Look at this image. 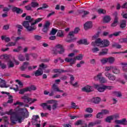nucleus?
I'll list each match as a JSON object with an SVG mask.
<instances>
[{
    "mask_svg": "<svg viewBox=\"0 0 127 127\" xmlns=\"http://www.w3.org/2000/svg\"><path fill=\"white\" fill-rule=\"evenodd\" d=\"M63 70L60 69H54L53 70V73H63Z\"/></svg>",
    "mask_w": 127,
    "mask_h": 127,
    "instance_id": "a18cd8bd",
    "label": "nucleus"
},
{
    "mask_svg": "<svg viewBox=\"0 0 127 127\" xmlns=\"http://www.w3.org/2000/svg\"><path fill=\"white\" fill-rule=\"evenodd\" d=\"M113 47H116V48H118V49H120V48H122V46L121 45L118 44L117 43H114L112 44Z\"/></svg>",
    "mask_w": 127,
    "mask_h": 127,
    "instance_id": "37998d69",
    "label": "nucleus"
},
{
    "mask_svg": "<svg viewBox=\"0 0 127 127\" xmlns=\"http://www.w3.org/2000/svg\"><path fill=\"white\" fill-rule=\"evenodd\" d=\"M61 82L60 79H56L55 80V83L52 86V89L53 90L54 92H58L59 93H64V91L62 90H61L60 88L58 87L59 83Z\"/></svg>",
    "mask_w": 127,
    "mask_h": 127,
    "instance_id": "6e6552de",
    "label": "nucleus"
},
{
    "mask_svg": "<svg viewBox=\"0 0 127 127\" xmlns=\"http://www.w3.org/2000/svg\"><path fill=\"white\" fill-rule=\"evenodd\" d=\"M96 11H97L99 14L103 13V14L107 12V11H106V10L103 9H99L98 10H96Z\"/></svg>",
    "mask_w": 127,
    "mask_h": 127,
    "instance_id": "ea45409f",
    "label": "nucleus"
},
{
    "mask_svg": "<svg viewBox=\"0 0 127 127\" xmlns=\"http://www.w3.org/2000/svg\"><path fill=\"white\" fill-rule=\"evenodd\" d=\"M104 75L106 76V77L108 78L109 80L110 81H115V80H116V76L111 74L108 71L105 72Z\"/></svg>",
    "mask_w": 127,
    "mask_h": 127,
    "instance_id": "4468645a",
    "label": "nucleus"
},
{
    "mask_svg": "<svg viewBox=\"0 0 127 127\" xmlns=\"http://www.w3.org/2000/svg\"><path fill=\"white\" fill-rule=\"evenodd\" d=\"M80 31V29L79 28H76L74 31L70 32L68 34V37L70 38V40L69 41H75L76 40V38L74 37V34H76V33H78L79 31Z\"/></svg>",
    "mask_w": 127,
    "mask_h": 127,
    "instance_id": "9b49d317",
    "label": "nucleus"
},
{
    "mask_svg": "<svg viewBox=\"0 0 127 127\" xmlns=\"http://www.w3.org/2000/svg\"><path fill=\"white\" fill-rule=\"evenodd\" d=\"M99 81L102 83V84H104L105 83H107L108 82V80H107L105 77H101L100 79L99 80Z\"/></svg>",
    "mask_w": 127,
    "mask_h": 127,
    "instance_id": "79ce46f5",
    "label": "nucleus"
},
{
    "mask_svg": "<svg viewBox=\"0 0 127 127\" xmlns=\"http://www.w3.org/2000/svg\"><path fill=\"white\" fill-rule=\"evenodd\" d=\"M104 115L102 112L98 113L96 115L97 119H103Z\"/></svg>",
    "mask_w": 127,
    "mask_h": 127,
    "instance_id": "8fccbe9b",
    "label": "nucleus"
},
{
    "mask_svg": "<svg viewBox=\"0 0 127 127\" xmlns=\"http://www.w3.org/2000/svg\"><path fill=\"white\" fill-rule=\"evenodd\" d=\"M103 21L105 23H108L109 21H111V17L110 16H105L103 18Z\"/></svg>",
    "mask_w": 127,
    "mask_h": 127,
    "instance_id": "2f4dec72",
    "label": "nucleus"
},
{
    "mask_svg": "<svg viewBox=\"0 0 127 127\" xmlns=\"http://www.w3.org/2000/svg\"><path fill=\"white\" fill-rule=\"evenodd\" d=\"M112 72L114 74H120L121 71L118 67L113 66L112 67Z\"/></svg>",
    "mask_w": 127,
    "mask_h": 127,
    "instance_id": "aec40b11",
    "label": "nucleus"
},
{
    "mask_svg": "<svg viewBox=\"0 0 127 127\" xmlns=\"http://www.w3.org/2000/svg\"><path fill=\"white\" fill-rule=\"evenodd\" d=\"M25 19L27 21H23L22 25L28 31H33V30H35L37 28L35 24L39 23L40 21H42L43 18H38L34 20V19L32 18L31 16H27Z\"/></svg>",
    "mask_w": 127,
    "mask_h": 127,
    "instance_id": "f03ea898",
    "label": "nucleus"
},
{
    "mask_svg": "<svg viewBox=\"0 0 127 127\" xmlns=\"http://www.w3.org/2000/svg\"><path fill=\"white\" fill-rule=\"evenodd\" d=\"M71 108L72 109H78V106L76 105V103L74 102H71Z\"/></svg>",
    "mask_w": 127,
    "mask_h": 127,
    "instance_id": "13d9d810",
    "label": "nucleus"
},
{
    "mask_svg": "<svg viewBox=\"0 0 127 127\" xmlns=\"http://www.w3.org/2000/svg\"><path fill=\"white\" fill-rule=\"evenodd\" d=\"M14 106H16L17 105H19V106H23V105H24V104L23 103V102H16V103H14Z\"/></svg>",
    "mask_w": 127,
    "mask_h": 127,
    "instance_id": "0e129e2a",
    "label": "nucleus"
},
{
    "mask_svg": "<svg viewBox=\"0 0 127 127\" xmlns=\"http://www.w3.org/2000/svg\"><path fill=\"white\" fill-rule=\"evenodd\" d=\"M7 65L8 68H13L14 67V63L8 59L7 61Z\"/></svg>",
    "mask_w": 127,
    "mask_h": 127,
    "instance_id": "6ab92c4d",
    "label": "nucleus"
},
{
    "mask_svg": "<svg viewBox=\"0 0 127 127\" xmlns=\"http://www.w3.org/2000/svg\"><path fill=\"white\" fill-rule=\"evenodd\" d=\"M56 103H57V101L54 100H48L46 101V103H41L40 104L41 107H42L43 109L44 110H48V111H51V109H52V107H51V105H48V104H55Z\"/></svg>",
    "mask_w": 127,
    "mask_h": 127,
    "instance_id": "423d86ee",
    "label": "nucleus"
},
{
    "mask_svg": "<svg viewBox=\"0 0 127 127\" xmlns=\"http://www.w3.org/2000/svg\"><path fill=\"white\" fill-rule=\"evenodd\" d=\"M101 113H102L103 115H108L109 112V110H103L101 111Z\"/></svg>",
    "mask_w": 127,
    "mask_h": 127,
    "instance_id": "e2e57ef3",
    "label": "nucleus"
},
{
    "mask_svg": "<svg viewBox=\"0 0 127 127\" xmlns=\"http://www.w3.org/2000/svg\"><path fill=\"white\" fill-rule=\"evenodd\" d=\"M1 38L2 40H4L6 42H9V41H10V38L6 36H2Z\"/></svg>",
    "mask_w": 127,
    "mask_h": 127,
    "instance_id": "e433bc0d",
    "label": "nucleus"
},
{
    "mask_svg": "<svg viewBox=\"0 0 127 127\" xmlns=\"http://www.w3.org/2000/svg\"><path fill=\"white\" fill-rule=\"evenodd\" d=\"M102 75L103 74L102 73H99L97 75L94 76L93 79L94 80V81H98L99 80H100V79H101V77H102Z\"/></svg>",
    "mask_w": 127,
    "mask_h": 127,
    "instance_id": "a878e982",
    "label": "nucleus"
},
{
    "mask_svg": "<svg viewBox=\"0 0 127 127\" xmlns=\"http://www.w3.org/2000/svg\"><path fill=\"white\" fill-rule=\"evenodd\" d=\"M93 86L95 89H97V91L100 93L105 92L106 90H113L114 89V86H107L104 84H94Z\"/></svg>",
    "mask_w": 127,
    "mask_h": 127,
    "instance_id": "20e7f679",
    "label": "nucleus"
},
{
    "mask_svg": "<svg viewBox=\"0 0 127 127\" xmlns=\"http://www.w3.org/2000/svg\"><path fill=\"white\" fill-rule=\"evenodd\" d=\"M78 44H85V45H88L90 43L88 42L87 39H84L80 40L78 42Z\"/></svg>",
    "mask_w": 127,
    "mask_h": 127,
    "instance_id": "5701e85b",
    "label": "nucleus"
},
{
    "mask_svg": "<svg viewBox=\"0 0 127 127\" xmlns=\"http://www.w3.org/2000/svg\"><path fill=\"white\" fill-rule=\"evenodd\" d=\"M127 26V21L126 20H122L121 23L120 27L124 28Z\"/></svg>",
    "mask_w": 127,
    "mask_h": 127,
    "instance_id": "58836bf2",
    "label": "nucleus"
},
{
    "mask_svg": "<svg viewBox=\"0 0 127 127\" xmlns=\"http://www.w3.org/2000/svg\"><path fill=\"white\" fill-rule=\"evenodd\" d=\"M113 66H106L105 67V71H110L111 69H113Z\"/></svg>",
    "mask_w": 127,
    "mask_h": 127,
    "instance_id": "69168bd1",
    "label": "nucleus"
},
{
    "mask_svg": "<svg viewBox=\"0 0 127 127\" xmlns=\"http://www.w3.org/2000/svg\"><path fill=\"white\" fill-rule=\"evenodd\" d=\"M93 26V24L92 21H88L84 25V28L85 30L87 29H90V28H92Z\"/></svg>",
    "mask_w": 127,
    "mask_h": 127,
    "instance_id": "f3484780",
    "label": "nucleus"
},
{
    "mask_svg": "<svg viewBox=\"0 0 127 127\" xmlns=\"http://www.w3.org/2000/svg\"><path fill=\"white\" fill-rule=\"evenodd\" d=\"M18 59L19 61H21L22 62H23V61H25V58L22 55H19L18 56Z\"/></svg>",
    "mask_w": 127,
    "mask_h": 127,
    "instance_id": "4c0bfd02",
    "label": "nucleus"
},
{
    "mask_svg": "<svg viewBox=\"0 0 127 127\" xmlns=\"http://www.w3.org/2000/svg\"><path fill=\"white\" fill-rule=\"evenodd\" d=\"M3 120L4 121L5 125H4V127H7V125H8V117L6 116H4L2 118Z\"/></svg>",
    "mask_w": 127,
    "mask_h": 127,
    "instance_id": "c85d7f7f",
    "label": "nucleus"
},
{
    "mask_svg": "<svg viewBox=\"0 0 127 127\" xmlns=\"http://www.w3.org/2000/svg\"><path fill=\"white\" fill-rule=\"evenodd\" d=\"M118 12H115L114 14V16L115 17V19H114V22L111 24V26L112 27H115V26H117V25H118Z\"/></svg>",
    "mask_w": 127,
    "mask_h": 127,
    "instance_id": "dca6fc26",
    "label": "nucleus"
},
{
    "mask_svg": "<svg viewBox=\"0 0 127 127\" xmlns=\"http://www.w3.org/2000/svg\"><path fill=\"white\" fill-rule=\"evenodd\" d=\"M30 55H30V54H25V58H26V60L27 61H29V60H30V59L29 56H30Z\"/></svg>",
    "mask_w": 127,
    "mask_h": 127,
    "instance_id": "680f3d73",
    "label": "nucleus"
},
{
    "mask_svg": "<svg viewBox=\"0 0 127 127\" xmlns=\"http://www.w3.org/2000/svg\"><path fill=\"white\" fill-rule=\"evenodd\" d=\"M92 117H93V115L91 114L84 115L85 119H90V118H92Z\"/></svg>",
    "mask_w": 127,
    "mask_h": 127,
    "instance_id": "bf43d9fd",
    "label": "nucleus"
},
{
    "mask_svg": "<svg viewBox=\"0 0 127 127\" xmlns=\"http://www.w3.org/2000/svg\"><path fill=\"white\" fill-rule=\"evenodd\" d=\"M57 32V30L55 29H52V31H51L50 35H55L56 33Z\"/></svg>",
    "mask_w": 127,
    "mask_h": 127,
    "instance_id": "5fc2aeb1",
    "label": "nucleus"
},
{
    "mask_svg": "<svg viewBox=\"0 0 127 127\" xmlns=\"http://www.w3.org/2000/svg\"><path fill=\"white\" fill-rule=\"evenodd\" d=\"M112 118L113 120H115V119H119V118H120V115L118 114H116L112 116Z\"/></svg>",
    "mask_w": 127,
    "mask_h": 127,
    "instance_id": "774afa93",
    "label": "nucleus"
},
{
    "mask_svg": "<svg viewBox=\"0 0 127 127\" xmlns=\"http://www.w3.org/2000/svg\"><path fill=\"white\" fill-rule=\"evenodd\" d=\"M57 36H59L60 37H62L63 36V31L62 30H59L57 33Z\"/></svg>",
    "mask_w": 127,
    "mask_h": 127,
    "instance_id": "4d7b16f0",
    "label": "nucleus"
},
{
    "mask_svg": "<svg viewBox=\"0 0 127 127\" xmlns=\"http://www.w3.org/2000/svg\"><path fill=\"white\" fill-rule=\"evenodd\" d=\"M56 49L59 54H63V53L65 52V50L64 49V48H63V45L61 44L56 45Z\"/></svg>",
    "mask_w": 127,
    "mask_h": 127,
    "instance_id": "ddd939ff",
    "label": "nucleus"
},
{
    "mask_svg": "<svg viewBox=\"0 0 127 127\" xmlns=\"http://www.w3.org/2000/svg\"><path fill=\"white\" fill-rule=\"evenodd\" d=\"M12 10L14 12H16L18 14L22 13L23 12V10L22 9H20L19 8H17V7H12Z\"/></svg>",
    "mask_w": 127,
    "mask_h": 127,
    "instance_id": "a211bd4d",
    "label": "nucleus"
},
{
    "mask_svg": "<svg viewBox=\"0 0 127 127\" xmlns=\"http://www.w3.org/2000/svg\"><path fill=\"white\" fill-rule=\"evenodd\" d=\"M100 32H98L97 34L92 36V40H95V42L91 43L92 46H100V47H108L110 45V42L108 40H104L102 41L99 37ZM98 38V39H97Z\"/></svg>",
    "mask_w": 127,
    "mask_h": 127,
    "instance_id": "7ed1b4c3",
    "label": "nucleus"
},
{
    "mask_svg": "<svg viewBox=\"0 0 127 127\" xmlns=\"http://www.w3.org/2000/svg\"><path fill=\"white\" fill-rule=\"evenodd\" d=\"M95 46H94L91 48V52H92V53H98V52L100 51V49L96 47Z\"/></svg>",
    "mask_w": 127,
    "mask_h": 127,
    "instance_id": "7c9ffc66",
    "label": "nucleus"
},
{
    "mask_svg": "<svg viewBox=\"0 0 127 127\" xmlns=\"http://www.w3.org/2000/svg\"><path fill=\"white\" fill-rule=\"evenodd\" d=\"M94 88L95 87L93 86L87 85L82 88V91L83 92H92L94 91Z\"/></svg>",
    "mask_w": 127,
    "mask_h": 127,
    "instance_id": "2eb2a0df",
    "label": "nucleus"
},
{
    "mask_svg": "<svg viewBox=\"0 0 127 127\" xmlns=\"http://www.w3.org/2000/svg\"><path fill=\"white\" fill-rule=\"evenodd\" d=\"M27 91H28L27 90V87H26V88L20 89L19 92V94L22 95L23 94H24L25 92H27Z\"/></svg>",
    "mask_w": 127,
    "mask_h": 127,
    "instance_id": "49530a36",
    "label": "nucleus"
},
{
    "mask_svg": "<svg viewBox=\"0 0 127 127\" xmlns=\"http://www.w3.org/2000/svg\"><path fill=\"white\" fill-rule=\"evenodd\" d=\"M37 89V88H36V86H35V85H31L30 86L27 87V90L29 92H30L31 91H35Z\"/></svg>",
    "mask_w": 127,
    "mask_h": 127,
    "instance_id": "bb28decb",
    "label": "nucleus"
},
{
    "mask_svg": "<svg viewBox=\"0 0 127 127\" xmlns=\"http://www.w3.org/2000/svg\"><path fill=\"white\" fill-rule=\"evenodd\" d=\"M34 39L38 41L41 40V39H42V37L39 35H35L34 36Z\"/></svg>",
    "mask_w": 127,
    "mask_h": 127,
    "instance_id": "864d4df0",
    "label": "nucleus"
},
{
    "mask_svg": "<svg viewBox=\"0 0 127 127\" xmlns=\"http://www.w3.org/2000/svg\"><path fill=\"white\" fill-rule=\"evenodd\" d=\"M113 116H109L106 119H105V121L107 123H111V121H113Z\"/></svg>",
    "mask_w": 127,
    "mask_h": 127,
    "instance_id": "c03bdc74",
    "label": "nucleus"
},
{
    "mask_svg": "<svg viewBox=\"0 0 127 127\" xmlns=\"http://www.w3.org/2000/svg\"><path fill=\"white\" fill-rule=\"evenodd\" d=\"M92 102L94 104H99L101 102V98L99 97H94L92 99Z\"/></svg>",
    "mask_w": 127,
    "mask_h": 127,
    "instance_id": "b1692460",
    "label": "nucleus"
},
{
    "mask_svg": "<svg viewBox=\"0 0 127 127\" xmlns=\"http://www.w3.org/2000/svg\"><path fill=\"white\" fill-rule=\"evenodd\" d=\"M28 62H24L23 65L21 67V70L24 71V70L27 68V65H28Z\"/></svg>",
    "mask_w": 127,
    "mask_h": 127,
    "instance_id": "c9c22d12",
    "label": "nucleus"
},
{
    "mask_svg": "<svg viewBox=\"0 0 127 127\" xmlns=\"http://www.w3.org/2000/svg\"><path fill=\"white\" fill-rule=\"evenodd\" d=\"M0 68H1V69H6V64H4V63H2L0 61Z\"/></svg>",
    "mask_w": 127,
    "mask_h": 127,
    "instance_id": "de8ad7c7",
    "label": "nucleus"
},
{
    "mask_svg": "<svg viewBox=\"0 0 127 127\" xmlns=\"http://www.w3.org/2000/svg\"><path fill=\"white\" fill-rule=\"evenodd\" d=\"M115 61H116V59L113 57H110L107 58V62L108 63H109V64H114Z\"/></svg>",
    "mask_w": 127,
    "mask_h": 127,
    "instance_id": "412c9836",
    "label": "nucleus"
},
{
    "mask_svg": "<svg viewBox=\"0 0 127 127\" xmlns=\"http://www.w3.org/2000/svg\"><path fill=\"white\" fill-rule=\"evenodd\" d=\"M22 49V47L21 46H19L17 49H15L13 50L14 52H19L20 50Z\"/></svg>",
    "mask_w": 127,
    "mask_h": 127,
    "instance_id": "6e6d98bb",
    "label": "nucleus"
},
{
    "mask_svg": "<svg viewBox=\"0 0 127 127\" xmlns=\"http://www.w3.org/2000/svg\"><path fill=\"white\" fill-rule=\"evenodd\" d=\"M32 120V124L33 126H36V127H40V119H39V116L33 115Z\"/></svg>",
    "mask_w": 127,
    "mask_h": 127,
    "instance_id": "1a4fd4ad",
    "label": "nucleus"
},
{
    "mask_svg": "<svg viewBox=\"0 0 127 127\" xmlns=\"http://www.w3.org/2000/svg\"><path fill=\"white\" fill-rule=\"evenodd\" d=\"M94 126H96V123H95V122H90V123L88 125V127H94Z\"/></svg>",
    "mask_w": 127,
    "mask_h": 127,
    "instance_id": "338daca9",
    "label": "nucleus"
},
{
    "mask_svg": "<svg viewBox=\"0 0 127 127\" xmlns=\"http://www.w3.org/2000/svg\"><path fill=\"white\" fill-rule=\"evenodd\" d=\"M12 96H9V97H8L9 100H8L7 103L11 104V103H12V102H13V99H12Z\"/></svg>",
    "mask_w": 127,
    "mask_h": 127,
    "instance_id": "052dcab7",
    "label": "nucleus"
},
{
    "mask_svg": "<svg viewBox=\"0 0 127 127\" xmlns=\"http://www.w3.org/2000/svg\"><path fill=\"white\" fill-rule=\"evenodd\" d=\"M120 64L122 66L123 70L127 72V63H121Z\"/></svg>",
    "mask_w": 127,
    "mask_h": 127,
    "instance_id": "393cba45",
    "label": "nucleus"
},
{
    "mask_svg": "<svg viewBox=\"0 0 127 127\" xmlns=\"http://www.w3.org/2000/svg\"><path fill=\"white\" fill-rule=\"evenodd\" d=\"M102 64H105L108 63V58H103L100 60Z\"/></svg>",
    "mask_w": 127,
    "mask_h": 127,
    "instance_id": "f704fd0d",
    "label": "nucleus"
},
{
    "mask_svg": "<svg viewBox=\"0 0 127 127\" xmlns=\"http://www.w3.org/2000/svg\"><path fill=\"white\" fill-rule=\"evenodd\" d=\"M108 49H104L102 50V52H100L99 53V55H100V56H102L103 55H106L108 54Z\"/></svg>",
    "mask_w": 127,
    "mask_h": 127,
    "instance_id": "cd10ccee",
    "label": "nucleus"
},
{
    "mask_svg": "<svg viewBox=\"0 0 127 127\" xmlns=\"http://www.w3.org/2000/svg\"><path fill=\"white\" fill-rule=\"evenodd\" d=\"M39 66L40 68L34 73L36 76H41V75L43 74V70H42V69H46V68H47V65L44 64H40Z\"/></svg>",
    "mask_w": 127,
    "mask_h": 127,
    "instance_id": "9d476101",
    "label": "nucleus"
},
{
    "mask_svg": "<svg viewBox=\"0 0 127 127\" xmlns=\"http://www.w3.org/2000/svg\"><path fill=\"white\" fill-rule=\"evenodd\" d=\"M9 57L7 55H2L0 56V59L6 60L7 61L9 59Z\"/></svg>",
    "mask_w": 127,
    "mask_h": 127,
    "instance_id": "473e14b6",
    "label": "nucleus"
},
{
    "mask_svg": "<svg viewBox=\"0 0 127 127\" xmlns=\"http://www.w3.org/2000/svg\"><path fill=\"white\" fill-rule=\"evenodd\" d=\"M16 45V42H10L8 43V44L6 45V47H11V46H15Z\"/></svg>",
    "mask_w": 127,
    "mask_h": 127,
    "instance_id": "a19ab883",
    "label": "nucleus"
},
{
    "mask_svg": "<svg viewBox=\"0 0 127 127\" xmlns=\"http://www.w3.org/2000/svg\"><path fill=\"white\" fill-rule=\"evenodd\" d=\"M5 114L11 116L10 120L13 125L16 123L21 124L24 119H27L29 117V112L26 108H19L17 112L14 111L13 109H11L6 112Z\"/></svg>",
    "mask_w": 127,
    "mask_h": 127,
    "instance_id": "f257e3e1",
    "label": "nucleus"
},
{
    "mask_svg": "<svg viewBox=\"0 0 127 127\" xmlns=\"http://www.w3.org/2000/svg\"><path fill=\"white\" fill-rule=\"evenodd\" d=\"M82 59H83V56L80 54L73 59L72 58H66L64 59V61L67 63H70V66H72L76 63V60H82Z\"/></svg>",
    "mask_w": 127,
    "mask_h": 127,
    "instance_id": "39448f33",
    "label": "nucleus"
},
{
    "mask_svg": "<svg viewBox=\"0 0 127 127\" xmlns=\"http://www.w3.org/2000/svg\"><path fill=\"white\" fill-rule=\"evenodd\" d=\"M31 5L32 7H36V6H38V3L35 1H32L31 3Z\"/></svg>",
    "mask_w": 127,
    "mask_h": 127,
    "instance_id": "09e8293b",
    "label": "nucleus"
},
{
    "mask_svg": "<svg viewBox=\"0 0 127 127\" xmlns=\"http://www.w3.org/2000/svg\"><path fill=\"white\" fill-rule=\"evenodd\" d=\"M50 28V22L46 21L44 24L43 25L42 31L44 33H47Z\"/></svg>",
    "mask_w": 127,
    "mask_h": 127,
    "instance_id": "f8f14e48",
    "label": "nucleus"
},
{
    "mask_svg": "<svg viewBox=\"0 0 127 127\" xmlns=\"http://www.w3.org/2000/svg\"><path fill=\"white\" fill-rule=\"evenodd\" d=\"M112 94L113 96H116V97H122V92L121 91H113Z\"/></svg>",
    "mask_w": 127,
    "mask_h": 127,
    "instance_id": "c756f323",
    "label": "nucleus"
},
{
    "mask_svg": "<svg viewBox=\"0 0 127 127\" xmlns=\"http://www.w3.org/2000/svg\"><path fill=\"white\" fill-rule=\"evenodd\" d=\"M85 112L86 113H89L90 114H92V113H93V109H92L91 108H87L85 109Z\"/></svg>",
    "mask_w": 127,
    "mask_h": 127,
    "instance_id": "603ef678",
    "label": "nucleus"
},
{
    "mask_svg": "<svg viewBox=\"0 0 127 127\" xmlns=\"http://www.w3.org/2000/svg\"><path fill=\"white\" fill-rule=\"evenodd\" d=\"M21 99L23 100L25 104H29V105H31L34 102H36V99H31L30 97H28V94H26L21 97Z\"/></svg>",
    "mask_w": 127,
    "mask_h": 127,
    "instance_id": "0eeeda50",
    "label": "nucleus"
},
{
    "mask_svg": "<svg viewBox=\"0 0 127 127\" xmlns=\"http://www.w3.org/2000/svg\"><path fill=\"white\" fill-rule=\"evenodd\" d=\"M44 95H49L50 96H52L54 95V91H51V92L50 93L49 91L45 90L44 91Z\"/></svg>",
    "mask_w": 127,
    "mask_h": 127,
    "instance_id": "72a5a7b5",
    "label": "nucleus"
},
{
    "mask_svg": "<svg viewBox=\"0 0 127 127\" xmlns=\"http://www.w3.org/2000/svg\"><path fill=\"white\" fill-rule=\"evenodd\" d=\"M121 125H123L124 126H127V121L126 119H123L121 120Z\"/></svg>",
    "mask_w": 127,
    "mask_h": 127,
    "instance_id": "3c124183",
    "label": "nucleus"
},
{
    "mask_svg": "<svg viewBox=\"0 0 127 127\" xmlns=\"http://www.w3.org/2000/svg\"><path fill=\"white\" fill-rule=\"evenodd\" d=\"M0 88H7V86L5 84V81L0 78Z\"/></svg>",
    "mask_w": 127,
    "mask_h": 127,
    "instance_id": "4be33fe9",
    "label": "nucleus"
}]
</instances>
